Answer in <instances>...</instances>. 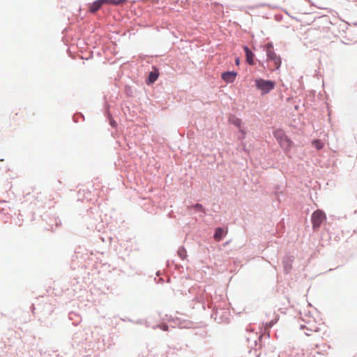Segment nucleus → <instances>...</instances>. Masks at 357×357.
I'll list each match as a JSON object with an SVG mask.
<instances>
[{"label": "nucleus", "instance_id": "obj_1", "mask_svg": "<svg viewBox=\"0 0 357 357\" xmlns=\"http://www.w3.org/2000/svg\"><path fill=\"white\" fill-rule=\"evenodd\" d=\"M273 135L280 146L286 153L289 152L291 149L294 146V142L286 135L285 132L282 130L278 129L275 130Z\"/></svg>", "mask_w": 357, "mask_h": 357}, {"label": "nucleus", "instance_id": "obj_2", "mask_svg": "<svg viewBox=\"0 0 357 357\" xmlns=\"http://www.w3.org/2000/svg\"><path fill=\"white\" fill-rule=\"evenodd\" d=\"M266 51L268 60L273 61L275 68L278 69L281 66V59L275 52L272 43H268L266 45Z\"/></svg>", "mask_w": 357, "mask_h": 357}, {"label": "nucleus", "instance_id": "obj_3", "mask_svg": "<svg viewBox=\"0 0 357 357\" xmlns=\"http://www.w3.org/2000/svg\"><path fill=\"white\" fill-rule=\"evenodd\" d=\"M256 87L261 91L262 94H265L273 90L275 87V82L271 80L263 79H257L255 80Z\"/></svg>", "mask_w": 357, "mask_h": 357}, {"label": "nucleus", "instance_id": "obj_4", "mask_svg": "<svg viewBox=\"0 0 357 357\" xmlns=\"http://www.w3.org/2000/svg\"><path fill=\"white\" fill-rule=\"evenodd\" d=\"M326 216L324 211L317 210L312 215V224L314 229L319 228L326 220Z\"/></svg>", "mask_w": 357, "mask_h": 357}, {"label": "nucleus", "instance_id": "obj_5", "mask_svg": "<svg viewBox=\"0 0 357 357\" xmlns=\"http://www.w3.org/2000/svg\"><path fill=\"white\" fill-rule=\"evenodd\" d=\"M301 330L304 331V333L307 336L312 335L314 333L319 331V327L314 323L307 322L306 324H301L300 326Z\"/></svg>", "mask_w": 357, "mask_h": 357}, {"label": "nucleus", "instance_id": "obj_6", "mask_svg": "<svg viewBox=\"0 0 357 357\" xmlns=\"http://www.w3.org/2000/svg\"><path fill=\"white\" fill-rule=\"evenodd\" d=\"M237 76V73L234 71H227L222 73V79L227 83H233Z\"/></svg>", "mask_w": 357, "mask_h": 357}, {"label": "nucleus", "instance_id": "obj_7", "mask_svg": "<svg viewBox=\"0 0 357 357\" xmlns=\"http://www.w3.org/2000/svg\"><path fill=\"white\" fill-rule=\"evenodd\" d=\"M243 49H244L245 52L247 62L250 65H253L254 64L255 54L252 53V52L247 46H245L243 47Z\"/></svg>", "mask_w": 357, "mask_h": 357}, {"label": "nucleus", "instance_id": "obj_8", "mask_svg": "<svg viewBox=\"0 0 357 357\" xmlns=\"http://www.w3.org/2000/svg\"><path fill=\"white\" fill-rule=\"evenodd\" d=\"M102 3L101 0H98L95 2H93L92 4L90 5L89 10L91 13H96L97 10H98L100 7L102 6Z\"/></svg>", "mask_w": 357, "mask_h": 357}, {"label": "nucleus", "instance_id": "obj_9", "mask_svg": "<svg viewBox=\"0 0 357 357\" xmlns=\"http://www.w3.org/2000/svg\"><path fill=\"white\" fill-rule=\"evenodd\" d=\"M224 236H225V231L222 228L219 227L215 229V232L214 234V238L215 241H221Z\"/></svg>", "mask_w": 357, "mask_h": 357}, {"label": "nucleus", "instance_id": "obj_10", "mask_svg": "<svg viewBox=\"0 0 357 357\" xmlns=\"http://www.w3.org/2000/svg\"><path fill=\"white\" fill-rule=\"evenodd\" d=\"M101 1L102 4L107 3L117 6L124 3L126 0H101Z\"/></svg>", "mask_w": 357, "mask_h": 357}, {"label": "nucleus", "instance_id": "obj_11", "mask_svg": "<svg viewBox=\"0 0 357 357\" xmlns=\"http://www.w3.org/2000/svg\"><path fill=\"white\" fill-rule=\"evenodd\" d=\"M158 77V73L156 71H152L150 73L149 76V80L150 83H153L156 81Z\"/></svg>", "mask_w": 357, "mask_h": 357}, {"label": "nucleus", "instance_id": "obj_12", "mask_svg": "<svg viewBox=\"0 0 357 357\" xmlns=\"http://www.w3.org/2000/svg\"><path fill=\"white\" fill-rule=\"evenodd\" d=\"M313 146H314L317 150H319L324 147V144L319 139H315L312 142Z\"/></svg>", "mask_w": 357, "mask_h": 357}, {"label": "nucleus", "instance_id": "obj_13", "mask_svg": "<svg viewBox=\"0 0 357 357\" xmlns=\"http://www.w3.org/2000/svg\"><path fill=\"white\" fill-rule=\"evenodd\" d=\"M178 255L182 259H184L187 257V252L184 248H180L178 250Z\"/></svg>", "mask_w": 357, "mask_h": 357}, {"label": "nucleus", "instance_id": "obj_14", "mask_svg": "<svg viewBox=\"0 0 357 357\" xmlns=\"http://www.w3.org/2000/svg\"><path fill=\"white\" fill-rule=\"evenodd\" d=\"M194 208L197 210V211H202L204 212V208L202 206V205L199 204H197L194 206Z\"/></svg>", "mask_w": 357, "mask_h": 357}, {"label": "nucleus", "instance_id": "obj_15", "mask_svg": "<svg viewBox=\"0 0 357 357\" xmlns=\"http://www.w3.org/2000/svg\"><path fill=\"white\" fill-rule=\"evenodd\" d=\"M277 321V319L275 320H271L270 322L266 324V327L271 328L272 327Z\"/></svg>", "mask_w": 357, "mask_h": 357}, {"label": "nucleus", "instance_id": "obj_16", "mask_svg": "<svg viewBox=\"0 0 357 357\" xmlns=\"http://www.w3.org/2000/svg\"><path fill=\"white\" fill-rule=\"evenodd\" d=\"M24 112V111H21V109H19V112H15V114L13 115H12V119L13 120H16V116H17L18 114H22Z\"/></svg>", "mask_w": 357, "mask_h": 357}, {"label": "nucleus", "instance_id": "obj_17", "mask_svg": "<svg viewBox=\"0 0 357 357\" xmlns=\"http://www.w3.org/2000/svg\"><path fill=\"white\" fill-rule=\"evenodd\" d=\"M239 62H240L239 59H238V58H237V59H236V63L237 65H238V64H239Z\"/></svg>", "mask_w": 357, "mask_h": 357}, {"label": "nucleus", "instance_id": "obj_18", "mask_svg": "<svg viewBox=\"0 0 357 357\" xmlns=\"http://www.w3.org/2000/svg\"><path fill=\"white\" fill-rule=\"evenodd\" d=\"M167 326H164L163 330H167Z\"/></svg>", "mask_w": 357, "mask_h": 357}]
</instances>
